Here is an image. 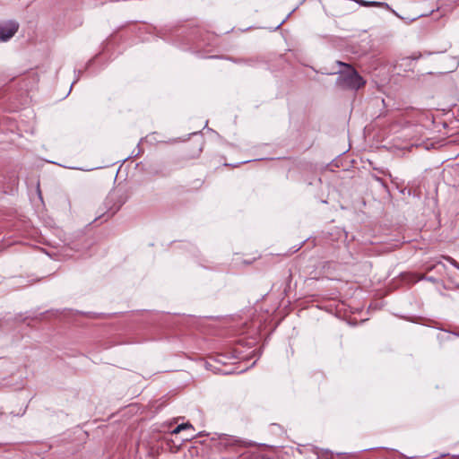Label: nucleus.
<instances>
[{
    "label": "nucleus",
    "instance_id": "obj_1",
    "mask_svg": "<svg viewBox=\"0 0 459 459\" xmlns=\"http://www.w3.org/2000/svg\"><path fill=\"white\" fill-rule=\"evenodd\" d=\"M337 65L342 69L338 72L336 86L343 90H359L366 84V81L351 65L337 61Z\"/></svg>",
    "mask_w": 459,
    "mask_h": 459
},
{
    "label": "nucleus",
    "instance_id": "obj_2",
    "mask_svg": "<svg viewBox=\"0 0 459 459\" xmlns=\"http://www.w3.org/2000/svg\"><path fill=\"white\" fill-rule=\"evenodd\" d=\"M128 196L126 193H120L119 191L110 192L105 199V207L108 209V217H112L116 214L122 205L127 201Z\"/></svg>",
    "mask_w": 459,
    "mask_h": 459
},
{
    "label": "nucleus",
    "instance_id": "obj_3",
    "mask_svg": "<svg viewBox=\"0 0 459 459\" xmlns=\"http://www.w3.org/2000/svg\"><path fill=\"white\" fill-rule=\"evenodd\" d=\"M18 29V22L13 21L0 23V41L9 40L17 32Z\"/></svg>",
    "mask_w": 459,
    "mask_h": 459
},
{
    "label": "nucleus",
    "instance_id": "obj_4",
    "mask_svg": "<svg viewBox=\"0 0 459 459\" xmlns=\"http://www.w3.org/2000/svg\"><path fill=\"white\" fill-rule=\"evenodd\" d=\"M360 5H362V6H382V7L389 8V5L387 4L382 3V2H376V1L368 2V1L362 0Z\"/></svg>",
    "mask_w": 459,
    "mask_h": 459
},
{
    "label": "nucleus",
    "instance_id": "obj_5",
    "mask_svg": "<svg viewBox=\"0 0 459 459\" xmlns=\"http://www.w3.org/2000/svg\"><path fill=\"white\" fill-rule=\"evenodd\" d=\"M186 429H193V426L190 423H182L178 426H177L173 430L172 434H178L181 430Z\"/></svg>",
    "mask_w": 459,
    "mask_h": 459
},
{
    "label": "nucleus",
    "instance_id": "obj_6",
    "mask_svg": "<svg viewBox=\"0 0 459 459\" xmlns=\"http://www.w3.org/2000/svg\"><path fill=\"white\" fill-rule=\"evenodd\" d=\"M421 56L420 54H419V56H408V57H404V58H402L401 59V64H397L396 65L398 66H402L404 65H408L411 60H415V59H418Z\"/></svg>",
    "mask_w": 459,
    "mask_h": 459
},
{
    "label": "nucleus",
    "instance_id": "obj_7",
    "mask_svg": "<svg viewBox=\"0 0 459 459\" xmlns=\"http://www.w3.org/2000/svg\"><path fill=\"white\" fill-rule=\"evenodd\" d=\"M447 261H449L454 266L459 269V264L455 259L447 257Z\"/></svg>",
    "mask_w": 459,
    "mask_h": 459
},
{
    "label": "nucleus",
    "instance_id": "obj_8",
    "mask_svg": "<svg viewBox=\"0 0 459 459\" xmlns=\"http://www.w3.org/2000/svg\"><path fill=\"white\" fill-rule=\"evenodd\" d=\"M353 1H354V2H356V3H358V4H361V1H362V0H353Z\"/></svg>",
    "mask_w": 459,
    "mask_h": 459
},
{
    "label": "nucleus",
    "instance_id": "obj_9",
    "mask_svg": "<svg viewBox=\"0 0 459 459\" xmlns=\"http://www.w3.org/2000/svg\"><path fill=\"white\" fill-rule=\"evenodd\" d=\"M106 213H107V218H105V221H108V219L109 218V217H108V214H109V213L108 212V211L106 212Z\"/></svg>",
    "mask_w": 459,
    "mask_h": 459
},
{
    "label": "nucleus",
    "instance_id": "obj_10",
    "mask_svg": "<svg viewBox=\"0 0 459 459\" xmlns=\"http://www.w3.org/2000/svg\"><path fill=\"white\" fill-rule=\"evenodd\" d=\"M192 437H193V436H191V437H186L184 439H185V440H187V439L191 438Z\"/></svg>",
    "mask_w": 459,
    "mask_h": 459
},
{
    "label": "nucleus",
    "instance_id": "obj_11",
    "mask_svg": "<svg viewBox=\"0 0 459 459\" xmlns=\"http://www.w3.org/2000/svg\"><path fill=\"white\" fill-rule=\"evenodd\" d=\"M377 180L382 182V179L380 178H377Z\"/></svg>",
    "mask_w": 459,
    "mask_h": 459
}]
</instances>
